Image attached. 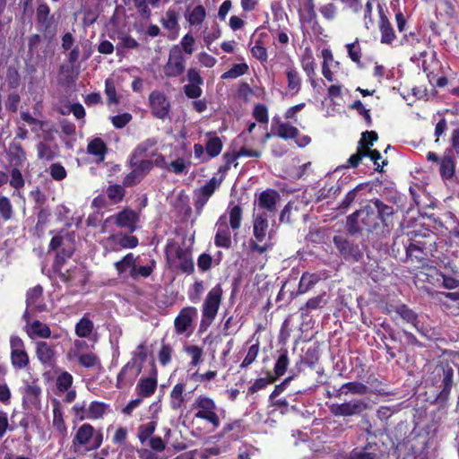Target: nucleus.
Instances as JSON below:
<instances>
[{"mask_svg":"<svg viewBox=\"0 0 459 459\" xmlns=\"http://www.w3.org/2000/svg\"><path fill=\"white\" fill-rule=\"evenodd\" d=\"M198 311L195 307H183L174 320L175 331L178 334H183L192 326L194 320L197 317Z\"/></svg>","mask_w":459,"mask_h":459,"instance_id":"nucleus-21","label":"nucleus"},{"mask_svg":"<svg viewBox=\"0 0 459 459\" xmlns=\"http://www.w3.org/2000/svg\"><path fill=\"white\" fill-rule=\"evenodd\" d=\"M442 280V287L447 290H455L459 288V273H453L451 274H446L444 273H438Z\"/></svg>","mask_w":459,"mask_h":459,"instance_id":"nucleus-63","label":"nucleus"},{"mask_svg":"<svg viewBox=\"0 0 459 459\" xmlns=\"http://www.w3.org/2000/svg\"><path fill=\"white\" fill-rule=\"evenodd\" d=\"M397 313L405 322L416 325L418 324V315L411 309L407 305L401 304L394 307Z\"/></svg>","mask_w":459,"mask_h":459,"instance_id":"nucleus-55","label":"nucleus"},{"mask_svg":"<svg viewBox=\"0 0 459 459\" xmlns=\"http://www.w3.org/2000/svg\"><path fill=\"white\" fill-rule=\"evenodd\" d=\"M440 369L442 371L441 390L437 394L435 401L441 405H445L449 400L454 385V369L448 364L441 365Z\"/></svg>","mask_w":459,"mask_h":459,"instance_id":"nucleus-16","label":"nucleus"},{"mask_svg":"<svg viewBox=\"0 0 459 459\" xmlns=\"http://www.w3.org/2000/svg\"><path fill=\"white\" fill-rule=\"evenodd\" d=\"M185 352L191 357L189 365L196 367L203 362L204 349L198 345H186L184 347Z\"/></svg>","mask_w":459,"mask_h":459,"instance_id":"nucleus-52","label":"nucleus"},{"mask_svg":"<svg viewBox=\"0 0 459 459\" xmlns=\"http://www.w3.org/2000/svg\"><path fill=\"white\" fill-rule=\"evenodd\" d=\"M270 32L273 38V45L277 48H286L290 43L288 35L289 29L284 27L282 30L270 29Z\"/></svg>","mask_w":459,"mask_h":459,"instance_id":"nucleus-48","label":"nucleus"},{"mask_svg":"<svg viewBox=\"0 0 459 459\" xmlns=\"http://www.w3.org/2000/svg\"><path fill=\"white\" fill-rule=\"evenodd\" d=\"M325 296L326 293L323 292L320 295L307 299V301L299 308L301 317H307L312 311L324 307L327 303Z\"/></svg>","mask_w":459,"mask_h":459,"instance_id":"nucleus-28","label":"nucleus"},{"mask_svg":"<svg viewBox=\"0 0 459 459\" xmlns=\"http://www.w3.org/2000/svg\"><path fill=\"white\" fill-rule=\"evenodd\" d=\"M94 329V324L85 314L75 325V334L80 338L89 337Z\"/></svg>","mask_w":459,"mask_h":459,"instance_id":"nucleus-42","label":"nucleus"},{"mask_svg":"<svg viewBox=\"0 0 459 459\" xmlns=\"http://www.w3.org/2000/svg\"><path fill=\"white\" fill-rule=\"evenodd\" d=\"M373 446H377V443L368 442L362 449L356 447L350 453L348 459H377V454L368 451Z\"/></svg>","mask_w":459,"mask_h":459,"instance_id":"nucleus-46","label":"nucleus"},{"mask_svg":"<svg viewBox=\"0 0 459 459\" xmlns=\"http://www.w3.org/2000/svg\"><path fill=\"white\" fill-rule=\"evenodd\" d=\"M438 171L443 180L451 179L455 171V163L454 159L449 155H444L441 157L438 164Z\"/></svg>","mask_w":459,"mask_h":459,"instance_id":"nucleus-36","label":"nucleus"},{"mask_svg":"<svg viewBox=\"0 0 459 459\" xmlns=\"http://www.w3.org/2000/svg\"><path fill=\"white\" fill-rule=\"evenodd\" d=\"M275 382L274 378L271 377V372H267L265 377L256 378L254 383L248 387L247 394L253 395L254 394L265 389L269 385Z\"/></svg>","mask_w":459,"mask_h":459,"instance_id":"nucleus-53","label":"nucleus"},{"mask_svg":"<svg viewBox=\"0 0 459 459\" xmlns=\"http://www.w3.org/2000/svg\"><path fill=\"white\" fill-rule=\"evenodd\" d=\"M184 392L185 385L183 383H178L173 386L169 394V405L172 410H179L185 403Z\"/></svg>","mask_w":459,"mask_h":459,"instance_id":"nucleus-38","label":"nucleus"},{"mask_svg":"<svg viewBox=\"0 0 459 459\" xmlns=\"http://www.w3.org/2000/svg\"><path fill=\"white\" fill-rule=\"evenodd\" d=\"M108 405L102 402H91L88 409V419L98 420L104 416Z\"/></svg>","mask_w":459,"mask_h":459,"instance_id":"nucleus-57","label":"nucleus"},{"mask_svg":"<svg viewBox=\"0 0 459 459\" xmlns=\"http://www.w3.org/2000/svg\"><path fill=\"white\" fill-rule=\"evenodd\" d=\"M188 83L184 86V93L188 99L196 100L203 94L201 85L204 84V78L200 71L195 67H190L186 72Z\"/></svg>","mask_w":459,"mask_h":459,"instance_id":"nucleus-19","label":"nucleus"},{"mask_svg":"<svg viewBox=\"0 0 459 459\" xmlns=\"http://www.w3.org/2000/svg\"><path fill=\"white\" fill-rule=\"evenodd\" d=\"M222 182V178H217L212 177L209 181L205 183L202 187L195 189L194 192V205L197 214H201L205 204L220 187Z\"/></svg>","mask_w":459,"mask_h":459,"instance_id":"nucleus-9","label":"nucleus"},{"mask_svg":"<svg viewBox=\"0 0 459 459\" xmlns=\"http://www.w3.org/2000/svg\"><path fill=\"white\" fill-rule=\"evenodd\" d=\"M247 429L242 419L234 420L226 423L221 432V436H230L232 439L238 440L245 436Z\"/></svg>","mask_w":459,"mask_h":459,"instance_id":"nucleus-27","label":"nucleus"},{"mask_svg":"<svg viewBox=\"0 0 459 459\" xmlns=\"http://www.w3.org/2000/svg\"><path fill=\"white\" fill-rule=\"evenodd\" d=\"M248 71V65L246 63L234 64L230 69L222 74L221 79H236Z\"/></svg>","mask_w":459,"mask_h":459,"instance_id":"nucleus-61","label":"nucleus"},{"mask_svg":"<svg viewBox=\"0 0 459 459\" xmlns=\"http://www.w3.org/2000/svg\"><path fill=\"white\" fill-rule=\"evenodd\" d=\"M437 235L431 230H418L412 232L409 244L434 254L437 251Z\"/></svg>","mask_w":459,"mask_h":459,"instance_id":"nucleus-17","label":"nucleus"},{"mask_svg":"<svg viewBox=\"0 0 459 459\" xmlns=\"http://www.w3.org/2000/svg\"><path fill=\"white\" fill-rule=\"evenodd\" d=\"M320 280L321 278L317 273H310L308 272L303 273L299 282L298 294H305L308 292Z\"/></svg>","mask_w":459,"mask_h":459,"instance_id":"nucleus-35","label":"nucleus"},{"mask_svg":"<svg viewBox=\"0 0 459 459\" xmlns=\"http://www.w3.org/2000/svg\"><path fill=\"white\" fill-rule=\"evenodd\" d=\"M135 265V258L132 253L126 254L122 257L119 261L114 264L115 269L117 272L118 275H122L128 269L133 270V267Z\"/></svg>","mask_w":459,"mask_h":459,"instance_id":"nucleus-56","label":"nucleus"},{"mask_svg":"<svg viewBox=\"0 0 459 459\" xmlns=\"http://www.w3.org/2000/svg\"><path fill=\"white\" fill-rule=\"evenodd\" d=\"M346 48L348 56L351 58V60L360 66L362 51L361 47L359 46V39L356 38L353 42L346 45Z\"/></svg>","mask_w":459,"mask_h":459,"instance_id":"nucleus-58","label":"nucleus"},{"mask_svg":"<svg viewBox=\"0 0 459 459\" xmlns=\"http://www.w3.org/2000/svg\"><path fill=\"white\" fill-rule=\"evenodd\" d=\"M126 187L119 184H110L106 189V195L112 204L121 203L126 195Z\"/></svg>","mask_w":459,"mask_h":459,"instance_id":"nucleus-43","label":"nucleus"},{"mask_svg":"<svg viewBox=\"0 0 459 459\" xmlns=\"http://www.w3.org/2000/svg\"><path fill=\"white\" fill-rule=\"evenodd\" d=\"M330 411L336 417H351L361 414L368 409V403L362 399H353L342 403H333Z\"/></svg>","mask_w":459,"mask_h":459,"instance_id":"nucleus-14","label":"nucleus"},{"mask_svg":"<svg viewBox=\"0 0 459 459\" xmlns=\"http://www.w3.org/2000/svg\"><path fill=\"white\" fill-rule=\"evenodd\" d=\"M206 136L208 140L204 146L201 143L194 144L195 158L201 163L208 162L219 156L223 148V143L215 132H208Z\"/></svg>","mask_w":459,"mask_h":459,"instance_id":"nucleus-6","label":"nucleus"},{"mask_svg":"<svg viewBox=\"0 0 459 459\" xmlns=\"http://www.w3.org/2000/svg\"><path fill=\"white\" fill-rule=\"evenodd\" d=\"M158 142L155 138H148L143 142H141L132 152L130 156H133L134 159H146L149 157L148 152L157 145ZM157 150L150 154V157L152 158L157 154Z\"/></svg>","mask_w":459,"mask_h":459,"instance_id":"nucleus-32","label":"nucleus"},{"mask_svg":"<svg viewBox=\"0 0 459 459\" xmlns=\"http://www.w3.org/2000/svg\"><path fill=\"white\" fill-rule=\"evenodd\" d=\"M273 123L278 124L275 134L283 140H295L296 144L304 148L311 143L308 135H299V129L288 122H280L279 118L273 117Z\"/></svg>","mask_w":459,"mask_h":459,"instance_id":"nucleus-12","label":"nucleus"},{"mask_svg":"<svg viewBox=\"0 0 459 459\" xmlns=\"http://www.w3.org/2000/svg\"><path fill=\"white\" fill-rule=\"evenodd\" d=\"M162 26L168 30L178 29V14L176 10L169 8L165 13V17L160 20Z\"/></svg>","mask_w":459,"mask_h":459,"instance_id":"nucleus-59","label":"nucleus"},{"mask_svg":"<svg viewBox=\"0 0 459 459\" xmlns=\"http://www.w3.org/2000/svg\"><path fill=\"white\" fill-rule=\"evenodd\" d=\"M157 427V420H151L138 427L137 437L143 444L152 437Z\"/></svg>","mask_w":459,"mask_h":459,"instance_id":"nucleus-54","label":"nucleus"},{"mask_svg":"<svg viewBox=\"0 0 459 459\" xmlns=\"http://www.w3.org/2000/svg\"><path fill=\"white\" fill-rule=\"evenodd\" d=\"M280 197V194L275 189L268 188L260 193L258 207L270 212H274Z\"/></svg>","mask_w":459,"mask_h":459,"instance_id":"nucleus-25","label":"nucleus"},{"mask_svg":"<svg viewBox=\"0 0 459 459\" xmlns=\"http://www.w3.org/2000/svg\"><path fill=\"white\" fill-rule=\"evenodd\" d=\"M36 27L48 39H52L56 32L54 16L50 15V8L47 4H41L36 11Z\"/></svg>","mask_w":459,"mask_h":459,"instance_id":"nucleus-8","label":"nucleus"},{"mask_svg":"<svg viewBox=\"0 0 459 459\" xmlns=\"http://www.w3.org/2000/svg\"><path fill=\"white\" fill-rule=\"evenodd\" d=\"M35 352L39 360L43 364H50L55 356V346L47 342H36Z\"/></svg>","mask_w":459,"mask_h":459,"instance_id":"nucleus-29","label":"nucleus"},{"mask_svg":"<svg viewBox=\"0 0 459 459\" xmlns=\"http://www.w3.org/2000/svg\"><path fill=\"white\" fill-rule=\"evenodd\" d=\"M288 89L292 94H298L301 89V77L295 68H289L286 71Z\"/></svg>","mask_w":459,"mask_h":459,"instance_id":"nucleus-49","label":"nucleus"},{"mask_svg":"<svg viewBox=\"0 0 459 459\" xmlns=\"http://www.w3.org/2000/svg\"><path fill=\"white\" fill-rule=\"evenodd\" d=\"M362 143L365 142L366 137H369V142L366 143L364 146V150L366 151V157H368L376 166L375 170L378 172L383 171V168L387 165V160H383L381 163L379 160L382 156L379 151L377 149L371 150V147L374 145L375 142L378 140V134L376 131H365L361 134Z\"/></svg>","mask_w":459,"mask_h":459,"instance_id":"nucleus-18","label":"nucleus"},{"mask_svg":"<svg viewBox=\"0 0 459 459\" xmlns=\"http://www.w3.org/2000/svg\"><path fill=\"white\" fill-rule=\"evenodd\" d=\"M51 336V330L49 326L40 322L39 320H33L30 322V339L39 337L41 339H48Z\"/></svg>","mask_w":459,"mask_h":459,"instance_id":"nucleus-44","label":"nucleus"},{"mask_svg":"<svg viewBox=\"0 0 459 459\" xmlns=\"http://www.w3.org/2000/svg\"><path fill=\"white\" fill-rule=\"evenodd\" d=\"M53 426L60 434H66L67 429L63 417L61 403L56 399L53 401Z\"/></svg>","mask_w":459,"mask_h":459,"instance_id":"nucleus-41","label":"nucleus"},{"mask_svg":"<svg viewBox=\"0 0 459 459\" xmlns=\"http://www.w3.org/2000/svg\"><path fill=\"white\" fill-rule=\"evenodd\" d=\"M129 166L144 178L152 169L153 161L151 159H134L133 156H130Z\"/></svg>","mask_w":459,"mask_h":459,"instance_id":"nucleus-40","label":"nucleus"},{"mask_svg":"<svg viewBox=\"0 0 459 459\" xmlns=\"http://www.w3.org/2000/svg\"><path fill=\"white\" fill-rule=\"evenodd\" d=\"M164 254L169 267H176L186 274L194 273L195 264L190 248L183 247L175 239H169L164 248Z\"/></svg>","mask_w":459,"mask_h":459,"instance_id":"nucleus-3","label":"nucleus"},{"mask_svg":"<svg viewBox=\"0 0 459 459\" xmlns=\"http://www.w3.org/2000/svg\"><path fill=\"white\" fill-rule=\"evenodd\" d=\"M268 220L265 213L257 214L254 220L253 234L258 242H262L266 235Z\"/></svg>","mask_w":459,"mask_h":459,"instance_id":"nucleus-37","label":"nucleus"},{"mask_svg":"<svg viewBox=\"0 0 459 459\" xmlns=\"http://www.w3.org/2000/svg\"><path fill=\"white\" fill-rule=\"evenodd\" d=\"M207 13L204 5L197 4L191 11L186 8V20L190 26H200L204 22Z\"/></svg>","mask_w":459,"mask_h":459,"instance_id":"nucleus-33","label":"nucleus"},{"mask_svg":"<svg viewBox=\"0 0 459 459\" xmlns=\"http://www.w3.org/2000/svg\"><path fill=\"white\" fill-rule=\"evenodd\" d=\"M103 441L101 432L95 433L94 428L90 423H83L77 429L74 438V447L87 446L88 450L98 449Z\"/></svg>","mask_w":459,"mask_h":459,"instance_id":"nucleus-7","label":"nucleus"},{"mask_svg":"<svg viewBox=\"0 0 459 459\" xmlns=\"http://www.w3.org/2000/svg\"><path fill=\"white\" fill-rule=\"evenodd\" d=\"M243 209L236 204L229 211L230 226L232 230H238L241 227Z\"/></svg>","mask_w":459,"mask_h":459,"instance_id":"nucleus-60","label":"nucleus"},{"mask_svg":"<svg viewBox=\"0 0 459 459\" xmlns=\"http://www.w3.org/2000/svg\"><path fill=\"white\" fill-rule=\"evenodd\" d=\"M10 161L13 166H19L26 160L27 153L23 149L22 143L13 140L9 147Z\"/></svg>","mask_w":459,"mask_h":459,"instance_id":"nucleus-34","label":"nucleus"},{"mask_svg":"<svg viewBox=\"0 0 459 459\" xmlns=\"http://www.w3.org/2000/svg\"><path fill=\"white\" fill-rule=\"evenodd\" d=\"M366 157V151L364 150L362 137L359 141L357 151L347 160L346 168H357L361 162L362 159Z\"/></svg>","mask_w":459,"mask_h":459,"instance_id":"nucleus-62","label":"nucleus"},{"mask_svg":"<svg viewBox=\"0 0 459 459\" xmlns=\"http://www.w3.org/2000/svg\"><path fill=\"white\" fill-rule=\"evenodd\" d=\"M73 253H74L73 248H69V249L63 248L61 252L57 253L56 255L54 264H53V271L55 273H57L60 270H62L66 260L72 256Z\"/></svg>","mask_w":459,"mask_h":459,"instance_id":"nucleus-64","label":"nucleus"},{"mask_svg":"<svg viewBox=\"0 0 459 459\" xmlns=\"http://www.w3.org/2000/svg\"><path fill=\"white\" fill-rule=\"evenodd\" d=\"M30 130L34 132L41 131L45 140L51 137L54 131L53 126L47 121L34 118L30 116Z\"/></svg>","mask_w":459,"mask_h":459,"instance_id":"nucleus-47","label":"nucleus"},{"mask_svg":"<svg viewBox=\"0 0 459 459\" xmlns=\"http://www.w3.org/2000/svg\"><path fill=\"white\" fill-rule=\"evenodd\" d=\"M217 411L215 401L204 394L198 395L191 405L194 417L210 423L214 429L221 425V416Z\"/></svg>","mask_w":459,"mask_h":459,"instance_id":"nucleus-5","label":"nucleus"},{"mask_svg":"<svg viewBox=\"0 0 459 459\" xmlns=\"http://www.w3.org/2000/svg\"><path fill=\"white\" fill-rule=\"evenodd\" d=\"M109 244L118 247L120 248H134L139 244V239L136 236L127 235L123 233L111 234L108 238Z\"/></svg>","mask_w":459,"mask_h":459,"instance_id":"nucleus-26","label":"nucleus"},{"mask_svg":"<svg viewBox=\"0 0 459 459\" xmlns=\"http://www.w3.org/2000/svg\"><path fill=\"white\" fill-rule=\"evenodd\" d=\"M147 359L146 346L142 343L137 346V351L127 363H126L117 376L116 387L124 389L131 387L143 369V363Z\"/></svg>","mask_w":459,"mask_h":459,"instance_id":"nucleus-2","label":"nucleus"},{"mask_svg":"<svg viewBox=\"0 0 459 459\" xmlns=\"http://www.w3.org/2000/svg\"><path fill=\"white\" fill-rule=\"evenodd\" d=\"M333 242L340 255L346 261L358 262L362 258V252L358 244L349 240L345 236L336 235Z\"/></svg>","mask_w":459,"mask_h":459,"instance_id":"nucleus-13","label":"nucleus"},{"mask_svg":"<svg viewBox=\"0 0 459 459\" xmlns=\"http://www.w3.org/2000/svg\"><path fill=\"white\" fill-rule=\"evenodd\" d=\"M365 188L364 184H359L351 189L341 201L338 209L346 212L359 198V192Z\"/></svg>","mask_w":459,"mask_h":459,"instance_id":"nucleus-39","label":"nucleus"},{"mask_svg":"<svg viewBox=\"0 0 459 459\" xmlns=\"http://www.w3.org/2000/svg\"><path fill=\"white\" fill-rule=\"evenodd\" d=\"M278 358L273 366V373H271V377H273L275 381L286 373L290 365L289 352L287 349H281L278 351Z\"/></svg>","mask_w":459,"mask_h":459,"instance_id":"nucleus-30","label":"nucleus"},{"mask_svg":"<svg viewBox=\"0 0 459 459\" xmlns=\"http://www.w3.org/2000/svg\"><path fill=\"white\" fill-rule=\"evenodd\" d=\"M218 230L214 236V244L217 247L230 248L231 247V233L226 222L225 215H221L217 221Z\"/></svg>","mask_w":459,"mask_h":459,"instance_id":"nucleus-23","label":"nucleus"},{"mask_svg":"<svg viewBox=\"0 0 459 459\" xmlns=\"http://www.w3.org/2000/svg\"><path fill=\"white\" fill-rule=\"evenodd\" d=\"M393 206L385 204L380 199L374 198L360 204L359 209L347 216L345 228L351 235L368 233L386 226L387 220L393 216Z\"/></svg>","mask_w":459,"mask_h":459,"instance_id":"nucleus-1","label":"nucleus"},{"mask_svg":"<svg viewBox=\"0 0 459 459\" xmlns=\"http://www.w3.org/2000/svg\"><path fill=\"white\" fill-rule=\"evenodd\" d=\"M151 114L153 117L164 120L169 115L171 105L166 94L160 91H152L148 98Z\"/></svg>","mask_w":459,"mask_h":459,"instance_id":"nucleus-10","label":"nucleus"},{"mask_svg":"<svg viewBox=\"0 0 459 459\" xmlns=\"http://www.w3.org/2000/svg\"><path fill=\"white\" fill-rule=\"evenodd\" d=\"M301 65L307 76L310 79L311 85L315 86L316 82L314 80V77L316 75V65L311 53H305L302 56Z\"/></svg>","mask_w":459,"mask_h":459,"instance_id":"nucleus-45","label":"nucleus"},{"mask_svg":"<svg viewBox=\"0 0 459 459\" xmlns=\"http://www.w3.org/2000/svg\"><path fill=\"white\" fill-rule=\"evenodd\" d=\"M108 148L106 143L101 138L96 137L93 140H91L88 146H87V152L94 156L100 157L101 160H103L105 154L107 153Z\"/></svg>","mask_w":459,"mask_h":459,"instance_id":"nucleus-51","label":"nucleus"},{"mask_svg":"<svg viewBox=\"0 0 459 459\" xmlns=\"http://www.w3.org/2000/svg\"><path fill=\"white\" fill-rule=\"evenodd\" d=\"M152 370L150 377H143L136 385V393L141 397L152 396L157 389L158 385V369L154 361L151 363Z\"/></svg>","mask_w":459,"mask_h":459,"instance_id":"nucleus-20","label":"nucleus"},{"mask_svg":"<svg viewBox=\"0 0 459 459\" xmlns=\"http://www.w3.org/2000/svg\"><path fill=\"white\" fill-rule=\"evenodd\" d=\"M406 260L411 264H415L418 268L428 266L430 257L434 255L431 252H426L422 248H419L411 244L405 247Z\"/></svg>","mask_w":459,"mask_h":459,"instance_id":"nucleus-22","label":"nucleus"},{"mask_svg":"<svg viewBox=\"0 0 459 459\" xmlns=\"http://www.w3.org/2000/svg\"><path fill=\"white\" fill-rule=\"evenodd\" d=\"M108 220H112L118 228L125 229L129 234H132L137 230L139 215L133 209L125 208Z\"/></svg>","mask_w":459,"mask_h":459,"instance_id":"nucleus-15","label":"nucleus"},{"mask_svg":"<svg viewBox=\"0 0 459 459\" xmlns=\"http://www.w3.org/2000/svg\"><path fill=\"white\" fill-rule=\"evenodd\" d=\"M378 28L380 31V42L384 45L393 46L396 39L394 30L387 16L380 12Z\"/></svg>","mask_w":459,"mask_h":459,"instance_id":"nucleus-24","label":"nucleus"},{"mask_svg":"<svg viewBox=\"0 0 459 459\" xmlns=\"http://www.w3.org/2000/svg\"><path fill=\"white\" fill-rule=\"evenodd\" d=\"M368 393V387L358 381L347 382L343 384L335 393L334 396L339 398L342 394L347 395L348 394H366Z\"/></svg>","mask_w":459,"mask_h":459,"instance_id":"nucleus-31","label":"nucleus"},{"mask_svg":"<svg viewBox=\"0 0 459 459\" xmlns=\"http://www.w3.org/2000/svg\"><path fill=\"white\" fill-rule=\"evenodd\" d=\"M186 60L183 56L182 50L174 46L170 48L169 58L163 66V72L166 77L175 78L178 77L185 72Z\"/></svg>","mask_w":459,"mask_h":459,"instance_id":"nucleus-11","label":"nucleus"},{"mask_svg":"<svg viewBox=\"0 0 459 459\" xmlns=\"http://www.w3.org/2000/svg\"><path fill=\"white\" fill-rule=\"evenodd\" d=\"M156 267V261L152 259L150 261L149 265H140L136 264L133 267V270H130L129 275L132 279L136 280L139 277L147 278L149 277L154 271Z\"/></svg>","mask_w":459,"mask_h":459,"instance_id":"nucleus-50","label":"nucleus"},{"mask_svg":"<svg viewBox=\"0 0 459 459\" xmlns=\"http://www.w3.org/2000/svg\"><path fill=\"white\" fill-rule=\"evenodd\" d=\"M222 294L223 290L221 284H216L207 293L202 306V317L198 328L199 333H205L216 318L221 303Z\"/></svg>","mask_w":459,"mask_h":459,"instance_id":"nucleus-4","label":"nucleus"}]
</instances>
